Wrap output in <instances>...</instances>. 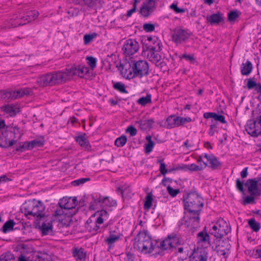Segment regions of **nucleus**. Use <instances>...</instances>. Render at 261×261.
<instances>
[{
	"instance_id": "1",
	"label": "nucleus",
	"mask_w": 261,
	"mask_h": 261,
	"mask_svg": "<svg viewBox=\"0 0 261 261\" xmlns=\"http://www.w3.org/2000/svg\"><path fill=\"white\" fill-rule=\"evenodd\" d=\"M184 207L186 212L185 225L190 229L199 226V214L203 206V199L196 193L188 194L184 199Z\"/></svg>"
},
{
	"instance_id": "2",
	"label": "nucleus",
	"mask_w": 261,
	"mask_h": 261,
	"mask_svg": "<svg viewBox=\"0 0 261 261\" xmlns=\"http://www.w3.org/2000/svg\"><path fill=\"white\" fill-rule=\"evenodd\" d=\"M121 68L122 75L129 80L135 77L142 78L149 74V65L145 60H132L121 65Z\"/></svg>"
},
{
	"instance_id": "3",
	"label": "nucleus",
	"mask_w": 261,
	"mask_h": 261,
	"mask_svg": "<svg viewBox=\"0 0 261 261\" xmlns=\"http://www.w3.org/2000/svg\"><path fill=\"white\" fill-rule=\"evenodd\" d=\"M77 200L74 198H63L59 202V207L55 211L54 216L63 225L68 226L72 221L73 213L70 210L75 208Z\"/></svg>"
},
{
	"instance_id": "4",
	"label": "nucleus",
	"mask_w": 261,
	"mask_h": 261,
	"mask_svg": "<svg viewBox=\"0 0 261 261\" xmlns=\"http://www.w3.org/2000/svg\"><path fill=\"white\" fill-rule=\"evenodd\" d=\"M134 248L143 254L152 253L154 250L151 236L147 230H140L135 238Z\"/></svg>"
},
{
	"instance_id": "5",
	"label": "nucleus",
	"mask_w": 261,
	"mask_h": 261,
	"mask_svg": "<svg viewBox=\"0 0 261 261\" xmlns=\"http://www.w3.org/2000/svg\"><path fill=\"white\" fill-rule=\"evenodd\" d=\"M45 206L40 200L33 199L23 204V212L29 218L37 217L41 218L44 215Z\"/></svg>"
},
{
	"instance_id": "6",
	"label": "nucleus",
	"mask_w": 261,
	"mask_h": 261,
	"mask_svg": "<svg viewBox=\"0 0 261 261\" xmlns=\"http://www.w3.org/2000/svg\"><path fill=\"white\" fill-rule=\"evenodd\" d=\"M65 77V74L62 71H58L40 76L36 82L41 87L51 86L64 82Z\"/></svg>"
},
{
	"instance_id": "7",
	"label": "nucleus",
	"mask_w": 261,
	"mask_h": 261,
	"mask_svg": "<svg viewBox=\"0 0 261 261\" xmlns=\"http://www.w3.org/2000/svg\"><path fill=\"white\" fill-rule=\"evenodd\" d=\"M230 231V228L223 219H219L216 223L213 224L210 233L216 238H222L226 236Z\"/></svg>"
},
{
	"instance_id": "8",
	"label": "nucleus",
	"mask_w": 261,
	"mask_h": 261,
	"mask_svg": "<svg viewBox=\"0 0 261 261\" xmlns=\"http://www.w3.org/2000/svg\"><path fill=\"white\" fill-rule=\"evenodd\" d=\"M62 73L65 74L64 82L70 80L73 76L77 75L80 77H84L89 73V68L83 65H73L70 69L66 68L62 70Z\"/></svg>"
},
{
	"instance_id": "9",
	"label": "nucleus",
	"mask_w": 261,
	"mask_h": 261,
	"mask_svg": "<svg viewBox=\"0 0 261 261\" xmlns=\"http://www.w3.org/2000/svg\"><path fill=\"white\" fill-rule=\"evenodd\" d=\"M39 13L37 11H29L23 16L11 19L10 23L12 27L23 25L36 19Z\"/></svg>"
},
{
	"instance_id": "10",
	"label": "nucleus",
	"mask_w": 261,
	"mask_h": 261,
	"mask_svg": "<svg viewBox=\"0 0 261 261\" xmlns=\"http://www.w3.org/2000/svg\"><path fill=\"white\" fill-rule=\"evenodd\" d=\"M154 44H157L158 46H147L146 49L143 48V55L152 62H158L161 59V56L158 52L161 50V43L157 40L154 41Z\"/></svg>"
},
{
	"instance_id": "11",
	"label": "nucleus",
	"mask_w": 261,
	"mask_h": 261,
	"mask_svg": "<svg viewBox=\"0 0 261 261\" xmlns=\"http://www.w3.org/2000/svg\"><path fill=\"white\" fill-rule=\"evenodd\" d=\"M181 244V241L178 236L172 233L169 234L167 237L160 242L159 248L162 250H167L176 247Z\"/></svg>"
},
{
	"instance_id": "12",
	"label": "nucleus",
	"mask_w": 261,
	"mask_h": 261,
	"mask_svg": "<svg viewBox=\"0 0 261 261\" xmlns=\"http://www.w3.org/2000/svg\"><path fill=\"white\" fill-rule=\"evenodd\" d=\"M30 92V89H21L16 91H2L0 92V95L5 99H14L29 95Z\"/></svg>"
},
{
	"instance_id": "13",
	"label": "nucleus",
	"mask_w": 261,
	"mask_h": 261,
	"mask_svg": "<svg viewBox=\"0 0 261 261\" xmlns=\"http://www.w3.org/2000/svg\"><path fill=\"white\" fill-rule=\"evenodd\" d=\"M191 33L188 30L182 29H175L172 35V39L176 44H181L187 41Z\"/></svg>"
},
{
	"instance_id": "14",
	"label": "nucleus",
	"mask_w": 261,
	"mask_h": 261,
	"mask_svg": "<svg viewBox=\"0 0 261 261\" xmlns=\"http://www.w3.org/2000/svg\"><path fill=\"white\" fill-rule=\"evenodd\" d=\"M139 48V44L136 40L128 39L124 42L122 50L126 56H130L136 53Z\"/></svg>"
},
{
	"instance_id": "15",
	"label": "nucleus",
	"mask_w": 261,
	"mask_h": 261,
	"mask_svg": "<svg viewBox=\"0 0 261 261\" xmlns=\"http://www.w3.org/2000/svg\"><path fill=\"white\" fill-rule=\"evenodd\" d=\"M197 247L196 249H205L211 246V241L209 234L206 231L202 230L197 234Z\"/></svg>"
},
{
	"instance_id": "16",
	"label": "nucleus",
	"mask_w": 261,
	"mask_h": 261,
	"mask_svg": "<svg viewBox=\"0 0 261 261\" xmlns=\"http://www.w3.org/2000/svg\"><path fill=\"white\" fill-rule=\"evenodd\" d=\"M245 129L250 135L257 137L261 133V124L256 120H249L247 122Z\"/></svg>"
},
{
	"instance_id": "17",
	"label": "nucleus",
	"mask_w": 261,
	"mask_h": 261,
	"mask_svg": "<svg viewBox=\"0 0 261 261\" xmlns=\"http://www.w3.org/2000/svg\"><path fill=\"white\" fill-rule=\"evenodd\" d=\"M69 3L85 6L91 8L102 7L103 2L102 0H67Z\"/></svg>"
},
{
	"instance_id": "18",
	"label": "nucleus",
	"mask_w": 261,
	"mask_h": 261,
	"mask_svg": "<svg viewBox=\"0 0 261 261\" xmlns=\"http://www.w3.org/2000/svg\"><path fill=\"white\" fill-rule=\"evenodd\" d=\"M208 251L205 249H194L190 256V261H207Z\"/></svg>"
},
{
	"instance_id": "19",
	"label": "nucleus",
	"mask_w": 261,
	"mask_h": 261,
	"mask_svg": "<svg viewBox=\"0 0 261 261\" xmlns=\"http://www.w3.org/2000/svg\"><path fill=\"white\" fill-rule=\"evenodd\" d=\"M158 0H146L140 9V13L142 15L147 17L155 8V4Z\"/></svg>"
},
{
	"instance_id": "20",
	"label": "nucleus",
	"mask_w": 261,
	"mask_h": 261,
	"mask_svg": "<svg viewBox=\"0 0 261 261\" xmlns=\"http://www.w3.org/2000/svg\"><path fill=\"white\" fill-rule=\"evenodd\" d=\"M245 186L248 188V191L251 196H259L256 178L248 179Z\"/></svg>"
},
{
	"instance_id": "21",
	"label": "nucleus",
	"mask_w": 261,
	"mask_h": 261,
	"mask_svg": "<svg viewBox=\"0 0 261 261\" xmlns=\"http://www.w3.org/2000/svg\"><path fill=\"white\" fill-rule=\"evenodd\" d=\"M72 256L76 261H86L87 251L82 247H74L72 249Z\"/></svg>"
},
{
	"instance_id": "22",
	"label": "nucleus",
	"mask_w": 261,
	"mask_h": 261,
	"mask_svg": "<svg viewBox=\"0 0 261 261\" xmlns=\"http://www.w3.org/2000/svg\"><path fill=\"white\" fill-rule=\"evenodd\" d=\"M207 22L211 25H218L224 21L223 14L218 12L206 17Z\"/></svg>"
},
{
	"instance_id": "23",
	"label": "nucleus",
	"mask_w": 261,
	"mask_h": 261,
	"mask_svg": "<svg viewBox=\"0 0 261 261\" xmlns=\"http://www.w3.org/2000/svg\"><path fill=\"white\" fill-rule=\"evenodd\" d=\"M1 110L10 117L15 116L19 112V108L13 105H7L1 107Z\"/></svg>"
},
{
	"instance_id": "24",
	"label": "nucleus",
	"mask_w": 261,
	"mask_h": 261,
	"mask_svg": "<svg viewBox=\"0 0 261 261\" xmlns=\"http://www.w3.org/2000/svg\"><path fill=\"white\" fill-rule=\"evenodd\" d=\"M180 117L171 115L167 118V127L172 128L180 126Z\"/></svg>"
},
{
	"instance_id": "25",
	"label": "nucleus",
	"mask_w": 261,
	"mask_h": 261,
	"mask_svg": "<svg viewBox=\"0 0 261 261\" xmlns=\"http://www.w3.org/2000/svg\"><path fill=\"white\" fill-rule=\"evenodd\" d=\"M204 158L207 160L210 164V167L213 169H217L220 166V163L218 161V159L214 155L211 154L208 155L206 153H204Z\"/></svg>"
},
{
	"instance_id": "26",
	"label": "nucleus",
	"mask_w": 261,
	"mask_h": 261,
	"mask_svg": "<svg viewBox=\"0 0 261 261\" xmlns=\"http://www.w3.org/2000/svg\"><path fill=\"white\" fill-rule=\"evenodd\" d=\"M101 196L99 195H95L93 196V200L91 202L89 205V209L90 210H96L102 207V203H101Z\"/></svg>"
},
{
	"instance_id": "27",
	"label": "nucleus",
	"mask_w": 261,
	"mask_h": 261,
	"mask_svg": "<svg viewBox=\"0 0 261 261\" xmlns=\"http://www.w3.org/2000/svg\"><path fill=\"white\" fill-rule=\"evenodd\" d=\"M97 216L96 220L94 221L97 225L103 223V221L108 219V213L106 210L98 211L95 213Z\"/></svg>"
},
{
	"instance_id": "28",
	"label": "nucleus",
	"mask_w": 261,
	"mask_h": 261,
	"mask_svg": "<svg viewBox=\"0 0 261 261\" xmlns=\"http://www.w3.org/2000/svg\"><path fill=\"white\" fill-rule=\"evenodd\" d=\"M43 236L53 234V224L51 221L42 223L40 228Z\"/></svg>"
},
{
	"instance_id": "29",
	"label": "nucleus",
	"mask_w": 261,
	"mask_h": 261,
	"mask_svg": "<svg viewBox=\"0 0 261 261\" xmlns=\"http://www.w3.org/2000/svg\"><path fill=\"white\" fill-rule=\"evenodd\" d=\"M252 68V63L248 60L246 63H243L241 66V74L243 75H248L251 72Z\"/></svg>"
},
{
	"instance_id": "30",
	"label": "nucleus",
	"mask_w": 261,
	"mask_h": 261,
	"mask_svg": "<svg viewBox=\"0 0 261 261\" xmlns=\"http://www.w3.org/2000/svg\"><path fill=\"white\" fill-rule=\"evenodd\" d=\"M86 229L90 232L95 233L99 230L100 227L91 218L89 219L86 224Z\"/></svg>"
},
{
	"instance_id": "31",
	"label": "nucleus",
	"mask_w": 261,
	"mask_h": 261,
	"mask_svg": "<svg viewBox=\"0 0 261 261\" xmlns=\"http://www.w3.org/2000/svg\"><path fill=\"white\" fill-rule=\"evenodd\" d=\"M7 136L8 132H7L0 138V146L3 148H7L11 146L15 142V141L13 140L9 141L7 138Z\"/></svg>"
},
{
	"instance_id": "32",
	"label": "nucleus",
	"mask_w": 261,
	"mask_h": 261,
	"mask_svg": "<svg viewBox=\"0 0 261 261\" xmlns=\"http://www.w3.org/2000/svg\"><path fill=\"white\" fill-rule=\"evenodd\" d=\"M75 141L82 147L87 150H89L91 147L88 140L84 136L76 137Z\"/></svg>"
},
{
	"instance_id": "33",
	"label": "nucleus",
	"mask_w": 261,
	"mask_h": 261,
	"mask_svg": "<svg viewBox=\"0 0 261 261\" xmlns=\"http://www.w3.org/2000/svg\"><path fill=\"white\" fill-rule=\"evenodd\" d=\"M101 203L102 207L115 206L117 205L116 201L109 197H101Z\"/></svg>"
},
{
	"instance_id": "34",
	"label": "nucleus",
	"mask_w": 261,
	"mask_h": 261,
	"mask_svg": "<svg viewBox=\"0 0 261 261\" xmlns=\"http://www.w3.org/2000/svg\"><path fill=\"white\" fill-rule=\"evenodd\" d=\"M178 169L183 170H189L192 171H201L203 169V165H196L195 164H191L190 165H185L182 167L178 168Z\"/></svg>"
},
{
	"instance_id": "35",
	"label": "nucleus",
	"mask_w": 261,
	"mask_h": 261,
	"mask_svg": "<svg viewBox=\"0 0 261 261\" xmlns=\"http://www.w3.org/2000/svg\"><path fill=\"white\" fill-rule=\"evenodd\" d=\"M121 238L116 236L109 235L108 237L105 238V242L109 245V248L110 249L115 242L121 239Z\"/></svg>"
},
{
	"instance_id": "36",
	"label": "nucleus",
	"mask_w": 261,
	"mask_h": 261,
	"mask_svg": "<svg viewBox=\"0 0 261 261\" xmlns=\"http://www.w3.org/2000/svg\"><path fill=\"white\" fill-rule=\"evenodd\" d=\"M15 224L13 220H9L7 221L3 225L2 231L4 233H6L13 230V227Z\"/></svg>"
},
{
	"instance_id": "37",
	"label": "nucleus",
	"mask_w": 261,
	"mask_h": 261,
	"mask_svg": "<svg viewBox=\"0 0 261 261\" xmlns=\"http://www.w3.org/2000/svg\"><path fill=\"white\" fill-rule=\"evenodd\" d=\"M151 102V95L147 94L146 96L142 97L137 100V103L142 106H145L147 103Z\"/></svg>"
},
{
	"instance_id": "38",
	"label": "nucleus",
	"mask_w": 261,
	"mask_h": 261,
	"mask_svg": "<svg viewBox=\"0 0 261 261\" xmlns=\"http://www.w3.org/2000/svg\"><path fill=\"white\" fill-rule=\"evenodd\" d=\"M248 225L255 232L259 231L260 228L259 223L255 221L254 218H251L248 221Z\"/></svg>"
},
{
	"instance_id": "39",
	"label": "nucleus",
	"mask_w": 261,
	"mask_h": 261,
	"mask_svg": "<svg viewBox=\"0 0 261 261\" xmlns=\"http://www.w3.org/2000/svg\"><path fill=\"white\" fill-rule=\"evenodd\" d=\"M152 196L151 193L147 194L146 195L144 204V209L148 210L151 208L153 200Z\"/></svg>"
},
{
	"instance_id": "40",
	"label": "nucleus",
	"mask_w": 261,
	"mask_h": 261,
	"mask_svg": "<svg viewBox=\"0 0 261 261\" xmlns=\"http://www.w3.org/2000/svg\"><path fill=\"white\" fill-rule=\"evenodd\" d=\"M109 235L122 238L123 236L119 228L116 226H111L109 229Z\"/></svg>"
},
{
	"instance_id": "41",
	"label": "nucleus",
	"mask_w": 261,
	"mask_h": 261,
	"mask_svg": "<svg viewBox=\"0 0 261 261\" xmlns=\"http://www.w3.org/2000/svg\"><path fill=\"white\" fill-rule=\"evenodd\" d=\"M15 258L10 252H7L0 255V261H13Z\"/></svg>"
},
{
	"instance_id": "42",
	"label": "nucleus",
	"mask_w": 261,
	"mask_h": 261,
	"mask_svg": "<svg viewBox=\"0 0 261 261\" xmlns=\"http://www.w3.org/2000/svg\"><path fill=\"white\" fill-rule=\"evenodd\" d=\"M113 88L121 93H127V91L125 89L124 84L121 82H116L114 83Z\"/></svg>"
},
{
	"instance_id": "43",
	"label": "nucleus",
	"mask_w": 261,
	"mask_h": 261,
	"mask_svg": "<svg viewBox=\"0 0 261 261\" xmlns=\"http://www.w3.org/2000/svg\"><path fill=\"white\" fill-rule=\"evenodd\" d=\"M87 64L89 66L92 70H93L96 66L97 60L95 58L92 56H88L86 57Z\"/></svg>"
},
{
	"instance_id": "44",
	"label": "nucleus",
	"mask_w": 261,
	"mask_h": 261,
	"mask_svg": "<svg viewBox=\"0 0 261 261\" xmlns=\"http://www.w3.org/2000/svg\"><path fill=\"white\" fill-rule=\"evenodd\" d=\"M127 141V138L125 136H121L119 138H117L115 141V144L118 147L123 146Z\"/></svg>"
},
{
	"instance_id": "45",
	"label": "nucleus",
	"mask_w": 261,
	"mask_h": 261,
	"mask_svg": "<svg viewBox=\"0 0 261 261\" xmlns=\"http://www.w3.org/2000/svg\"><path fill=\"white\" fill-rule=\"evenodd\" d=\"M30 149H33L36 146H41L44 144V142L42 140L35 139L31 141L28 142Z\"/></svg>"
},
{
	"instance_id": "46",
	"label": "nucleus",
	"mask_w": 261,
	"mask_h": 261,
	"mask_svg": "<svg viewBox=\"0 0 261 261\" xmlns=\"http://www.w3.org/2000/svg\"><path fill=\"white\" fill-rule=\"evenodd\" d=\"M96 33H93L92 34H86L84 36V44L87 45L89 44L97 36Z\"/></svg>"
},
{
	"instance_id": "47",
	"label": "nucleus",
	"mask_w": 261,
	"mask_h": 261,
	"mask_svg": "<svg viewBox=\"0 0 261 261\" xmlns=\"http://www.w3.org/2000/svg\"><path fill=\"white\" fill-rule=\"evenodd\" d=\"M154 145V143L152 140L149 141V142H148L147 144H146L144 146L145 153H150L152 150Z\"/></svg>"
},
{
	"instance_id": "48",
	"label": "nucleus",
	"mask_w": 261,
	"mask_h": 261,
	"mask_svg": "<svg viewBox=\"0 0 261 261\" xmlns=\"http://www.w3.org/2000/svg\"><path fill=\"white\" fill-rule=\"evenodd\" d=\"M239 16L238 11H231L228 14V20L231 22L234 21Z\"/></svg>"
},
{
	"instance_id": "49",
	"label": "nucleus",
	"mask_w": 261,
	"mask_h": 261,
	"mask_svg": "<svg viewBox=\"0 0 261 261\" xmlns=\"http://www.w3.org/2000/svg\"><path fill=\"white\" fill-rule=\"evenodd\" d=\"M30 148L28 142H25L22 145L16 148L15 150L18 152H23L25 150H29Z\"/></svg>"
},
{
	"instance_id": "50",
	"label": "nucleus",
	"mask_w": 261,
	"mask_h": 261,
	"mask_svg": "<svg viewBox=\"0 0 261 261\" xmlns=\"http://www.w3.org/2000/svg\"><path fill=\"white\" fill-rule=\"evenodd\" d=\"M158 163L160 164V171L162 174L165 175L167 173V170L166 169V165L163 160H158Z\"/></svg>"
},
{
	"instance_id": "51",
	"label": "nucleus",
	"mask_w": 261,
	"mask_h": 261,
	"mask_svg": "<svg viewBox=\"0 0 261 261\" xmlns=\"http://www.w3.org/2000/svg\"><path fill=\"white\" fill-rule=\"evenodd\" d=\"M258 83H256L255 81L252 80L251 79L247 80V87L248 89H252L253 88H257Z\"/></svg>"
},
{
	"instance_id": "52",
	"label": "nucleus",
	"mask_w": 261,
	"mask_h": 261,
	"mask_svg": "<svg viewBox=\"0 0 261 261\" xmlns=\"http://www.w3.org/2000/svg\"><path fill=\"white\" fill-rule=\"evenodd\" d=\"M126 132L129 133L130 136L133 137L137 134V130L134 126L130 125L126 128Z\"/></svg>"
},
{
	"instance_id": "53",
	"label": "nucleus",
	"mask_w": 261,
	"mask_h": 261,
	"mask_svg": "<svg viewBox=\"0 0 261 261\" xmlns=\"http://www.w3.org/2000/svg\"><path fill=\"white\" fill-rule=\"evenodd\" d=\"M215 120L219 121L223 124H225L226 121H225V117L221 115H219L215 113L214 118Z\"/></svg>"
},
{
	"instance_id": "54",
	"label": "nucleus",
	"mask_w": 261,
	"mask_h": 261,
	"mask_svg": "<svg viewBox=\"0 0 261 261\" xmlns=\"http://www.w3.org/2000/svg\"><path fill=\"white\" fill-rule=\"evenodd\" d=\"M167 191L168 193L172 197H175L176 195L179 193V191L178 189H174L170 186H168L167 188Z\"/></svg>"
},
{
	"instance_id": "55",
	"label": "nucleus",
	"mask_w": 261,
	"mask_h": 261,
	"mask_svg": "<svg viewBox=\"0 0 261 261\" xmlns=\"http://www.w3.org/2000/svg\"><path fill=\"white\" fill-rule=\"evenodd\" d=\"M143 29L147 32H151L154 30L155 27L151 23H145L143 25Z\"/></svg>"
},
{
	"instance_id": "56",
	"label": "nucleus",
	"mask_w": 261,
	"mask_h": 261,
	"mask_svg": "<svg viewBox=\"0 0 261 261\" xmlns=\"http://www.w3.org/2000/svg\"><path fill=\"white\" fill-rule=\"evenodd\" d=\"M243 186V182L241 181L239 178H237L236 179V188L237 190L240 192L243 193L244 192Z\"/></svg>"
},
{
	"instance_id": "57",
	"label": "nucleus",
	"mask_w": 261,
	"mask_h": 261,
	"mask_svg": "<svg viewBox=\"0 0 261 261\" xmlns=\"http://www.w3.org/2000/svg\"><path fill=\"white\" fill-rule=\"evenodd\" d=\"M170 8L171 9L173 10L176 13H184L185 12V10L184 9L179 8L177 7V4H175L174 3L171 4L170 6Z\"/></svg>"
},
{
	"instance_id": "58",
	"label": "nucleus",
	"mask_w": 261,
	"mask_h": 261,
	"mask_svg": "<svg viewBox=\"0 0 261 261\" xmlns=\"http://www.w3.org/2000/svg\"><path fill=\"white\" fill-rule=\"evenodd\" d=\"M6 124L4 120H0V138L7 131L5 128Z\"/></svg>"
},
{
	"instance_id": "59",
	"label": "nucleus",
	"mask_w": 261,
	"mask_h": 261,
	"mask_svg": "<svg viewBox=\"0 0 261 261\" xmlns=\"http://www.w3.org/2000/svg\"><path fill=\"white\" fill-rule=\"evenodd\" d=\"M89 180L90 179L89 178H82L72 181V184L73 186H78L81 184H83L86 181H89Z\"/></svg>"
},
{
	"instance_id": "60",
	"label": "nucleus",
	"mask_w": 261,
	"mask_h": 261,
	"mask_svg": "<svg viewBox=\"0 0 261 261\" xmlns=\"http://www.w3.org/2000/svg\"><path fill=\"white\" fill-rule=\"evenodd\" d=\"M218 252L219 254L220 255H222L225 258V259L228 257L229 251V250L226 249V250H218Z\"/></svg>"
},
{
	"instance_id": "61",
	"label": "nucleus",
	"mask_w": 261,
	"mask_h": 261,
	"mask_svg": "<svg viewBox=\"0 0 261 261\" xmlns=\"http://www.w3.org/2000/svg\"><path fill=\"white\" fill-rule=\"evenodd\" d=\"M138 2V0H134V4L133 6V8L129 10H128L127 12V16L130 17L132 14L136 11V4Z\"/></svg>"
},
{
	"instance_id": "62",
	"label": "nucleus",
	"mask_w": 261,
	"mask_h": 261,
	"mask_svg": "<svg viewBox=\"0 0 261 261\" xmlns=\"http://www.w3.org/2000/svg\"><path fill=\"white\" fill-rule=\"evenodd\" d=\"M180 126L184 125V124L192 121V119L190 117H180Z\"/></svg>"
},
{
	"instance_id": "63",
	"label": "nucleus",
	"mask_w": 261,
	"mask_h": 261,
	"mask_svg": "<svg viewBox=\"0 0 261 261\" xmlns=\"http://www.w3.org/2000/svg\"><path fill=\"white\" fill-rule=\"evenodd\" d=\"M217 127L215 125H211L208 130V135L213 136L216 131Z\"/></svg>"
},
{
	"instance_id": "64",
	"label": "nucleus",
	"mask_w": 261,
	"mask_h": 261,
	"mask_svg": "<svg viewBox=\"0 0 261 261\" xmlns=\"http://www.w3.org/2000/svg\"><path fill=\"white\" fill-rule=\"evenodd\" d=\"M18 261H32L29 257H26L23 254H20L18 257Z\"/></svg>"
}]
</instances>
